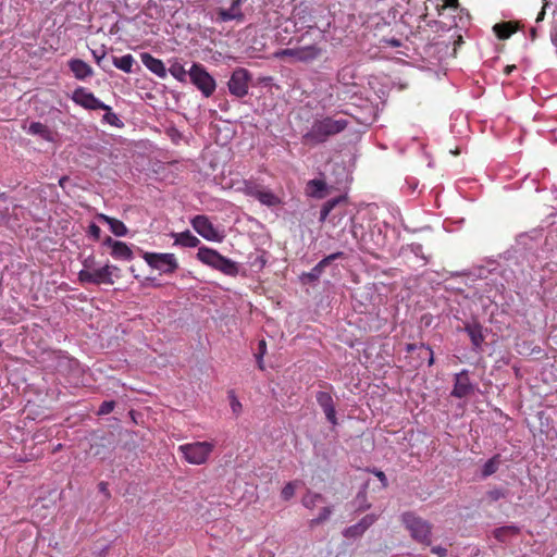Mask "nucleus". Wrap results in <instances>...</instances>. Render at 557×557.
<instances>
[{"mask_svg":"<svg viewBox=\"0 0 557 557\" xmlns=\"http://www.w3.org/2000/svg\"><path fill=\"white\" fill-rule=\"evenodd\" d=\"M349 122L346 119H334L332 116H322L314 119L311 127L302 136L304 141L310 145H320L330 137L344 132Z\"/></svg>","mask_w":557,"mask_h":557,"instance_id":"f257e3e1","label":"nucleus"},{"mask_svg":"<svg viewBox=\"0 0 557 557\" xmlns=\"http://www.w3.org/2000/svg\"><path fill=\"white\" fill-rule=\"evenodd\" d=\"M197 259L203 264L220 271L228 276H236L239 272V264L230 258L222 256L215 249L202 246L198 249Z\"/></svg>","mask_w":557,"mask_h":557,"instance_id":"f03ea898","label":"nucleus"},{"mask_svg":"<svg viewBox=\"0 0 557 557\" xmlns=\"http://www.w3.org/2000/svg\"><path fill=\"white\" fill-rule=\"evenodd\" d=\"M400 519L414 541L426 546L431 545L432 524L429 521L417 516L412 511L404 512Z\"/></svg>","mask_w":557,"mask_h":557,"instance_id":"7ed1b4c3","label":"nucleus"},{"mask_svg":"<svg viewBox=\"0 0 557 557\" xmlns=\"http://www.w3.org/2000/svg\"><path fill=\"white\" fill-rule=\"evenodd\" d=\"M188 77L203 97L209 98L215 91L216 82L201 63H193L188 70Z\"/></svg>","mask_w":557,"mask_h":557,"instance_id":"20e7f679","label":"nucleus"},{"mask_svg":"<svg viewBox=\"0 0 557 557\" xmlns=\"http://www.w3.org/2000/svg\"><path fill=\"white\" fill-rule=\"evenodd\" d=\"M213 449L214 444L211 442H194L178 446V450L190 465L205 463Z\"/></svg>","mask_w":557,"mask_h":557,"instance_id":"39448f33","label":"nucleus"},{"mask_svg":"<svg viewBox=\"0 0 557 557\" xmlns=\"http://www.w3.org/2000/svg\"><path fill=\"white\" fill-rule=\"evenodd\" d=\"M251 79L252 75L247 69L236 67L227 82L230 94L236 98H244L248 95Z\"/></svg>","mask_w":557,"mask_h":557,"instance_id":"423d86ee","label":"nucleus"},{"mask_svg":"<svg viewBox=\"0 0 557 557\" xmlns=\"http://www.w3.org/2000/svg\"><path fill=\"white\" fill-rule=\"evenodd\" d=\"M143 257L149 267L163 274H172L178 269L174 253L145 252Z\"/></svg>","mask_w":557,"mask_h":557,"instance_id":"0eeeda50","label":"nucleus"},{"mask_svg":"<svg viewBox=\"0 0 557 557\" xmlns=\"http://www.w3.org/2000/svg\"><path fill=\"white\" fill-rule=\"evenodd\" d=\"M112 270H119L116 265L106 264L102 268L96 270L83 269L78 272V280L84 284H109L112 285Z\"/></svg>","mask_w":557,"mask_h":557,"instance_id":"6e6552de","label":"nucleus"},{"mask_svg":"<svg viewBox=\"0 0 557 557\" xmlns=\"http://www.w3.org/2000/svg\"><path fill=\"white\" fill-rule=\"evenodd\" d=\"M193 228L205 239L221 243L225 235L206 215H196L190 221Z\"/></svg>","mask_w":557,"mask_h":557,"instance_id":"1a4fd4ad","label":"nucleus"},{"mask_svg":"<svg viewBox=\"0 0 557 557\" xmlns=\"http://www.w3.org/2000/svg\"><path fill=\"white\" fill-rule=\"evenodd\" d=\"M461 331L466 332L471 342V348L475 352L483 351V343L486 337L487 329L476 320L466 321Z\"/></svg>","mask_w":557,"mask_h":557,"instance_id":"9d476101","label":"nucleus"},{"mask_svg":"<svg viewBox=\"0 0 557 557\" xmlns=\"http://www.w3.org/2000/svg\"><path fill=\"white\" fill-rule=\"evenodd\" d=\"M71 99L82 108L86 110H99V109H108V104L98 99L91 91H89L85 87H77L73 94Z\"/></svg>","mask_w":557,"mask_h":557,"instance_id":"9b49d317","label":"nucleus"},{"mask_svg":"<svg viewBox=\"0 0 557 557\" xmlns=\"http://www.w3.org/2000/svg\"><path fill=\"white\" fill-rule=\"evenodd\" d=\"M473 391L474 386L470 382L467 370H462L461 372L455 374V384L453 391L450 392L451 397L461 399L472 394Z\"/></svg>","mask_w":557,"mask_h":557,"instance_id":"f8f14e48","label":"nucleus"},{"mask_svg":"<svg viewBox=\"0 0 557 557\" xmlns=\"http://www.w3.org/2000/svg\"><path fill=\"white\" fill-rule=\"evenodd\" d=\"M315 400L318 405L322 408L326 420L332 424H337L336 409L335 403L333 400L332 395L329 392L319 391L315 394Z\"/></svg>","mask_w":557,"mask_h":557,"instance_id":"ddd939ff","label":"nucleus"},{"mask_svg":"<svg viewBox=\"0 0 557 557\" xmlns=\"http://www.w3.org/2000/svg\"><path fill=\"white\" fill-rule=\"evenodd\" d=\"M293 18L295 26L298 28H313L315 27V21L311 14L310 8L305 3H299L293 10Z\"/></svg>","mask_w":557,"mask_h":557,"instance_id":"4468645a","label":"nucleus"},{"mask_svg":"<svg viewBox=\"0 0 557 557\" xmlns=\"http://www.w3.org/2000/svg\"><path fill=\"white\" fill-rule=\"evenodd\" d=\"M344 252L337 251L324 257L321 261H319L308 273L304 274V277L308 278L309 282H314L320 278L325 268L329 267L333 261L342 258Z\"/></svg>","mask_w":557,"mask_h":557,"instance_id":"2eb2a0df","label":"nucleus"},{"mask_svg":"<svg viewBox=\"0 0 557 557\" xmlns=\"http://www.w3.org/2000/svg\"><path fill=\"white\" fill-rule=\"evenodd\" d=\"M143 64L160 78L166 77V69L162 60L154 58L148 52L140 53Z\"/></svg>","mask_w":557,"mask_h":557,"instance_id":"dca6fc26","label":"nucleus"},{"mask_svg":"<svg viewBox=\"0 0 557 557\" xmlns=\"http://www.w3.org/2000/svg\"><path fill=\"white\" fill-rule=\"evenodd\" d=\"M306 195L314 199H323L326 197L329 187L324 180L313 178L308 181L305 188Z\"/></svg>","mask_w":557,"mask_h":557,"instance_id":"f3484780","label":"nucleus"},{"mask_svg":"<svg viewBox=\"0 0 557 557\" xmlns=\"http://www.w3.org/2000/svg\"><path fill=\"white\" fill-rule=\"evenodd\" d=\"M324 53V49L317 44L299 46V61L300 63H311L317 61Z\"/></svg>","mask_w":557,"mask_h":557,"instance_id":"a211bd4d","label":"nucleus"},{"mask_svg":"<svg viewBox=\"0 0 557 557\" xmlns=\"http://www.w3.org/2000/svg\"><path fill=\"white\" fill-rule=\"evenodd\" d=\"M240 4L242 0H232V5L230 9H219L218 20L220 22H228L233 20L243 21L244 14L239 9Z\"/></svg>","mask_w":557,"mask_h":557,"instance_id":"6ab92c4d","label":"nucleus"},{"mask_svg":"<svg viewBox=\"0 0 557 557\" xmlns=\"http://www.w3.org/2000/svg\"><path fill=\"white\" fill-rule=\"evenodd\" d=\"M69 67L75 78L84 81L94 75L92 67L81 59H72L69 61Z\"/></svg>","mask_w":557,"mask_h":557,"instance_id":"aec40b11","label":"nucleus"},{"mask_svg":"<svg viewBox=\"0 0 557 557\" xmlns=\"http://www.w3.org/2000/svg\"><path fill=\"white\" fill-rule=\"evenodd\" d=\"M171 237L174 238V246H182L188 248H195L200 244L198 237H196L190 231H184L182 233H171Z\"/></svg>","mask_w":557,"mask_h":557,"instance_id":"412c9836","label":"nucleus"},{"mask_svg":"<svg viewBox=\"0 0 557 557\" xmlns=\"http://www.w3.org/2000/svg\"><path fill=\"white\" fill-rule=\"evenodd\" d=\"M542 231L534 230L531 233H522L517 237V244L528 250H533L542 238Z\"/></svg>","mask_w":557,"mask_h":557,"instance_id":"4be33fe9","label":"nucleus"},{"mask_svg":"<svg viewBox=\"0 0 557 557\" xmlns=\"http://www.w3.org/2000/svg\"><path fill=\"white\" fill-rule=\"evenodd\" d=\"M347 202V197L344 195L337 196L324 202L320 211V222H325L330 216L331 212L339 207L342 203Z\"/></svg>","mask_w":557,"mask_h":557,"instance_id":"5701e85b","label":"nucleus"},{"mask_svg":"<svg viewBox=\"0 0 557 557\" xmlns=\"http://www.w3.org/2000/svg\"><path fill=\"white\" fill-rule=\"evenodd\" d=\"M99 219L104 221L110 226V231L115 236H125L128 232L126 225L117 219L108 216L106 214H99Z\"/></svg>","mask_w":557,"mask_h":557,"instance_id":"b1692460","label":"nucleus"},{"mask_svg":"<svg viewBox=\"0 0 557 557\" xmlns=\"http://www.w3.org/2000/svg\"><path fill=\"white\" fill-rule=\"evenodd\" d=\"M27 133L30 135H36L42 138L44 140L51 141L52 140V132L49 127L40 122H32L27 127Z\"/></svg>","mask_w":557,"mask_h":557,"instance_id":"393cba45","label":"nucleus"},{"mask_svg":"<svg viewBox=\"0 0 557 557\" xmlns=\"http://www.w3.org/2000/svg\"><path fill=\"white\" fill-rule=\"evenodd\" d=\"M519 533L520 528L515 524L504 525L494 530L495 539L503 543L507 542L510 537L516 536Z\"/></svg>","mask_w":557,"mask_h":557,"instance_id":"a878e982","label":"nucleus"},{"mask_svg":"<svg viewBox=\"0 0 557 557\" xmlns=\"http://www.w3.org/2000/svg\"><path fill=\"white\" fill-rule=\"evenodd\" d=\"M111 256L117 260L129 261L133 259L134 253L127 244L119 240V243L114 245V249L111 250Z\"/></svg>","mask_w":557,"mask_h":557,"instance_id":"bb28decb","label":"nucleus"},{"mask_svg":"<svg viewBox=\"0 0 557 557\" xmlns=\"http://www.w3.org/2000/svg\"><path fill=\"white\" fill-rule=\"evenodd\" d=\"M502 463L500 455L496 454L484 462L481 469V478L486 479L497 472Z\"/></svg>","mask_w":557,"mask_h":557,"instance_id":"cd10ccee","label":"nucleus"},{"mask_svg":"<svg viewBox=\"0 0 557 557\" xmlns=\"http://www.w3.org/2000/svg\"><path fill=\"white\" fill-rule=\"evenodd\" d=\"M135 59L132 54H124L122 57H112V64L123 71L124 73H133V65Z\"/></svg>","mask_w":557,"mask_h":557,"instance_id":"c85d7f7f","label":"nucleus"},{"mask_svg":"<svg viewBox=\"0 0 557 557\" xmlns=\"http://www.w3.org/2000/svg\"><path fill=\"white\" fill-rule=\"evenodd\" d=\"M278 60L289 59L292 62L299 61V47L280 49L274 53Z\"/></svg>","mask_w":557,"mask_h":557,"instance_id":"c756f323","label":"nucleus"},{"mask_svg":"<svg viewBox=\"0 0 557 557\" xmlns=\"http://www.w3.org/2000/svg\"><path fill=\"white\" fill-rule=\"evenodd\" d=\"M104 114L102 116V123L111 126L122 128L124 127L123 121L112 111V108L108 106V109H102Z\"/></svg>","mask_w":557,"mask_h":557,"instance_id":"7c9ffc66","label":"nucleus"},{"mask_svg":"<svg viewBox=\"0 0 557 557\" xmlns=\"http://www.w3.org/2000/svg\"><path fill=\"white\" fill-rule=\"evenodd\" d=\"M256 198L264 206L274 207L280 205V198L272 191H258Z\"/></svg>","mask_w":557,"mask_h":557,"instance_id":"2f4dec72","label":"nucleus"},{"mask_svg":"<svg viewBox=\"0 0 557 557\" xmlns=\"http://www.w3.org/2000/svg\"><path fill=\"white\" fill-rule=\"evenodd\" d=\"M509 493L507 488L495 486L486 492L485 497L490 503H495L499 499L507 498Z\"/></svg>","mask_w":557,"mask_h":557,"instance_id":"473e14b6","label":"nucleus"},{"mask_svg":"<svg viewBox=\"0 0 557 557\" xmlns=\"http://www.w3.org/2000/svg\"><path fill=\"white\" fill-rule=\"evenodd\" d=\"M322 500H324L322 494L308 491L301 498V504L308 509H313Z\"/></svg>","mask_w":557,"mask_h":557,"instance_id":"72a5a7b5","label":"nucleus"},{"mask_svg":"<svg viewBox=\"0 0 557 557\" xmlns=\"http://www.w3.org/2000/svg\"><path fill=\"white\" fill-rule=\"evenodd\" d=\"M169 72L174 78H176L181 83H185L188 76V71L185 70L184 66L177 62L169 69Z\"/></svg>","mask_w":557,"mask_h":557,"instance_id":"f704fd0d","label":"nucleus"},{"mask_svg":"<svg viewBox=\"0 0 557 557\" xmlns=\"http://www.w3.org/2000/svg\"><path fill=\"white\" fill-rule=\"evenodd\" d=\"M417 348L425 351V354L428 355V364L432 366L434 363V354H433V350L431 349V347L424 343L408 344L406 347V350L408 352H410V351L416 350Z\"/></svg>","mask_w":557,"mask_h":557,"instance_id":"c9c22d12","label":"nucleus"},{"mask_svg":"<svg viewBox=\"0 0 557 557\" xmlns=\"http://www.w3.org/2000/svg\"><path fill=\"white\" fill-rule=\"evenodd\" d=\"M332 511H333V509L331 506L323 507L321 509L319 516L310 521V525L314 527V525L322 524L323 522H325L326 520L330 519Z\"/></svg>","mask_w":557,"mask_h":557,"instance_id":"e433bc0d","label":"nucleus"},{"mask_svg":"<svg viewBox=\"0 0 557 557\" xmlns=\"http://www.w3.org/2000/svg\"><path fill=\"white\" fill-rule=\"evenodd\" d=\"M92 53V57L96 61V63L104 71H108L110 65L106 63V50L104 48L102 47L101 49L99 50H92L91 51Z\"/></svg>","mask_w":557,"mask_h":557,"instance_id":"4c0bfd02","label":"nucleus"},{"mask_svg":"<svg viewBox=\"0 0 557 557\" xmlns=\"http://www.w3.org/2000/svg\"><path fill=\"white\" fill-rule=\"evenodd\" d=\"M364 533L361 524H352L343 531V535L347 539H357Z\"/></svg>","mask_w":557,"mask_h":557,"instance_id":"58836bf2","label":"nucleus"},{"mask_svg":"<svg viewBox=\"0 0 557 557\" xmlns=\"http://www.w3.org/2000/svg\"><path fill=\"white\" fill-rule=\"evenodd\" d=\"M267 354V343L264 339H260L258 343V352L255 355L258 368L264 370L263 357Z\"/></svg>","mask_w":557,"mask_h":557,"instance_id":"ea45409f","label":"nucleus"},{"mask_svg":"<svg viewBox=\"0 0 557 557\" xmlns=\"http://www.w3.org/2000/svg\"><path fill=\"white\" fill-rule=\"evenodd\" d=\"M295 495V484L294 482H288L281 491V497L284 500H289Z\"/></svg>","mask_w":557,"mask_h":557,"instance_id":"a19ab883","label":"nucleus"},{"mask_svg":"<svg viewBox=\"0 0 557 557\" xmlns=\"http://www.w3.org/2000/svg\"><path fill=\"white\" fill-rule=\"evenodd\" d=\"M382 47H392V48H398L401 47L404 44L401 39L395 38V37H384L380 40Z\"/></svg>","mask_w":557,"mask_h":557,"instance_id":"79ce46f5","label":"nucleus"},{"mask_svg":"<svg viewBox=\"0 0 557 557\" xmlns=\"http://www.w3.org/2000/svg\"><path fill=\"white\" fill-rule=\"evenodd\" d=\"M115 407V401L113 400H106L103 401L100 406H99V409H98V414L99 416H106V414H109L110 412L113 411Z\"/></svg>","mask_w":557,"mask_h":557,"instance_id":"37998d69","label":"nucleus"},{"mask_svg":"<svg viewBox=\"0 0 557 557\" xmlns=\"http://www.w3.org/2000/svg\"><path fill=\"white\" fill-rule=\"evenodd\" d=\"M407 247L410 250V252H412L416 257L421 258L424 261H428L426 257L423 253V247L421 244L412 243V244H409Z\"/></svg>","mask_w":557,"mask_h":557,"instance_id":"c03bdc74","label":"nucleus"},{"mask_svg":"<svg viewBox=\"0 0 557 557\" xmlns=\"http://www.w3.org/2000/svg\"><path fill=\"white\" fill-rule=\"evenodd\" d=\"M88 234L91 236L95 240H98L101 235V228L96 223H90L88 226Z\"/></svg>","mask_w":557,"mask_h":557,"instance_id":"a18cd8bd","label":"nucleus"},{"mask_svg":"<svg viewBox=\"0 0 557 557\" xmlns=\"http://www.w3.org/2000/svg\"><path fill=\"white\" fill-rule=\"evenodd\" d=\"M230 399H231V408H232V411L236 414H238L242 410V404L239 403V400L236 398V396L234 395L233 392L230 393Z\"/></svg>","mask_w":557,"mask_h":557,"instance_id":"49530a36","label":"nucleus"},{"mask_svg":"<svg viewBox=\"0 0 557 557\" xmlns=\"http://www.w3.org/2000/svg\"><path fill=\"white\" fill-rule=\"evenodd\" d=\"M374 519L372 516H366L363 517L359 522H357L358 524H361L362 527V530L366 532L367 529L373 523Z\"/></svg>","mask_w":557,"mask_h":557,"instance_id":"de8ad7c7","label":"nucleus"},{"mask_svg":"<svg viewBox=\"0 0 557 557\" xmlns=\"http://www.w3.org/2000/svg\"><path fill=\"white\" fill-rule=\"evenodd\" d=\"M98 490H99L100 493H102L104 495V497L107 499H109L111 497V493H110V491L108 488V483L107 482H103V481L100 482L98 484Z\"/></svg>","mask_w":557,"mask_h":557,"instance_id":"09e8293b","label":"nucleus"},{"mask_svg":"<svg viewBox=\"0 0 557 557\" xmlns=\"http://www.w3.org/2000/svg\"><path fill=\"white\" fill-rule=\"evenodd\" d=\"M373 473L381 481L382 485L384 487H386L387 486V478H386L385 473L381 470H373Z\"/></svg>","mask_w":557,"mask_h":557,"instance_id":"8fccbe9b","label":"nucleus"},{"mask_svg":"<svg viewBox=\"0 0 557 557\" xmlns=\"http://www.w3.org/2000/svg\"><path fill=\"white\" fill-rule=\"evenodd\" d=\"M432 553L437 555L438 557H445L447 555V549L443 546H433L431 548Z\"/></svg>","mask_w":557,"mask_h":557,"instance_id":"3c124183","label":"nucleus"},{"mask_svg":"<svg viewBox=\"0 0 557 557\" xmlns=\"http://www.w3.org/2000/svg\"><path fill=\"white\" fill-rule=\"evenodd\" d=\"M119 243V240H114L112 237L107 236L102 243L103 246H108L111 248V250L114 249V245Z\"/></svg>","mask_w":557,"mask_h":557,"instance_id":"603ef678","label":"nucleus"},{"mask_svg":"<svg viewBox=\"0 0 557 557\" xmlns=\"http://www.w3.org/2000/svg\"><path fill=\"white\" fill-rule=\"evenodd\" d=\"M542 1H543L544 5H543L542 11L539 13L536 21H542L544 18V16H545V9L548 5V1L547 0H542Z\"/></svg>","mask_w":557,"mask_h":557,"instance_id":"864d4df0","label":"nucleus"},{"mask_svg":"<svg viewBox=\"0 0 557 557\" xmlns=\"http://www.w3.org/2000/svg\"><path fill=\"white\" fill-rule=\"evenodd\" d=\"M94 263V258L89 257L85 259L84 261V268L89 270L91 268V264Z\"/></svg>","mask_w":557,"mask_h":557,"instance_id":"5fc2aeb1","label":"nucleus"},{"mask_svg":"<svg viewBox=\"0 0 557 557\" xmlns=\"http://www.w3.org/2000/svg\"><path fill=\"white\" fill-rule=\"evenodd\" d=\"M516 69H517V67H516V65H507V66L505 67V70H504V73H505L506 75H510V74H511Z\"/></svg>","mask_w":557,"mask_h":557,"instance_id":"6e6d98bb","label":"nucleus"},{"mask_svg":"<svg viewBox=\"0 0 557 557\" xmlns=\"http://www.w3.org/2000/svg\"><path fill=\"white\" fill-rule=\"evenodd\" d=\"M343 214H344V212H343V211H338V213H335V214H333V215L330 218V222H332V223L335 225V224H336V222H335L336 216H337V215H338V216H342Z\"/></svg>","mask_w":557,"mask_h":557,"instance_id":"4d7b16f0","label":"nucleus"},{"mask_svg":"<svg viewBox=\"0 0 557 557\" xmlns=\"http://www.w3.org/2000/svg\"><path fill=\"white\" fill-rule=\"evenodd\" d=\"M148 283H151L154 286H159V284H154V278H152V277H146L145 282L143 283V285L146 286Z\"/></svg>","mask_w":557,"mask_h":557,"instance_id":"13d9d810","label":"nucleus"},{"mask_svg":"<svg viewBox=\"0 0 557 557\" xmlns=\"http://www.w3.org/2000/svg\"><path fill=\"white\" fill-rule=\"evenodd\" d=\"M531 37L534 39L536 37V29L535 28H532L531 29Z\"/></svg>","mask_w":557,"mask_h":557,"instance_id":"bf43d9fd","label":"nucleus"},{"mask_svg":"<svg viewBox=\"0 0 557 557\" xmlns=\"http://www.w3.org/2000/svg\"><path fill=\"white\" fill-rule=\"evenodd\" d=\"M457 1H458V0H448V1H447V4L451 7V5H454L455 3H457Z\"/></svg>","mask_w":557,"mask_h":557,"instance_id":"052dcab7","label":"nucleus"}]
</instances>
